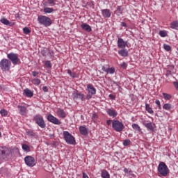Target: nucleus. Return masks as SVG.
I'll return each mask as SVG.
<instances>
[{
	"label": "nucleus",
	"instance_id": "35",
	"mask_svg": "<svg viewBox=\"0 0 178 178\" xmlns=\"http://www.w3.org/2000/svg\"><path fill=\"white\" fill-rule=\"evenodd\" d=\"M42 56H47L48 54H51V51L48 49H44L41 51Z\"/></svg>",
	"mask_w": 178,
	"mask_h": 178
},
{
	"label": "nucleus",
	"instance_id": "37",
	"mask_svg": "<svg viewBox=\"0 0 178 178\" xmlns=\"http://www.w3.org/2000/svg\"><path fill=\"white\" fill-rule=\"evenodd\" d=\"M163 49L167 51V52H169V51H172V47L169 44H163Z\"/></svg>",
	"mask_w": 178,
	"mask_h": 178
},
{
	"label": "nucleus",
	"instance_id": "26",
	"mask_svg": "<svg viewBox=\"0 0 178 178\" xmlns=\"http://www.w3.org/2000/svg\"><path fill=\"white\" fill-rule=\"evenodd\" d=\"M145 111H147V112H148V113H150V115H152V113H154V110H152V108H151V106H149V104H145Z\"/></svg>",
	"mask_w": 178,
	"mask_h": 178
},
{
	"label": "nucleus",
	"instance_id": "10",
	"mask_svg": "<svg viewBox=\"0 0 178 178\" xmlns=\"http://www.w3.org/2000/svg\"><path fill=\"white\" fill-rule=\"evenodd\" d=\"M24 162L27 166L33 168L35 166V159L31 156H26L24 158Z\"/></svg>",
	"mask_w": 178,
	"mask_h": 178
},
{
	"label": "nucleus",
	"instance_id": "50",
	"mask_svg": "<svg viewBox=\"0 0 178 178\" xmlns=\"http://www.w3.org/2000/svg\"><path fill=\"white\" fill-rule=\"evenodd\" d=\"M42 91H44V92H48L49 89L47 86H43L42 87Z\"/></svg>",
	"mask_w": 178,
	"mask_h": 178
},
{
	"label": "nucleus",
	"instance_id": "20",
	"mask_svg": "<svg viewBox=\"0 0 178 178\" xmlns=\"http://www.w3.org/2000/svg\"><path fill=\"white\" fill-rule=\"evenodd\" d=\"M0 22L4 24L5 26H9L10 27H12L13 24L10 22V20H8V19L3 17L0 19Z\"/></svg>",
	"mask_w": 178,
	"mask_h": 178
},
{
	"label": "nucleus",
	"instance_id": "42",
	"mask_svg": "<svg viewBox=\"0 0 178 178\" xmlns=\"http://www.w3.org/2000/svg\"><path fill=\"white\" fill-rule=\"evenodd\" d=\"M163 96L164 99H170V98H172L171 95H169V94L165 93V92L163 93Z\"/></svg>",
	"mask_w": 178,
	"mask_h": 178
},
{
	"label": "nucleus",
	"instance_id": "14",
	"mask_svg": "<svg viewBox=\"0 0 178 178\" xmlns=\"http://www.w3.org/2000/svg\"><path fill=\"white\" fill-rule=\"evenodd\" d=\"M106 112L111 118H116V116H118V111H116L113 108H107Z\"/></svg>",
	"mask_w": 178,
	"mask_h": 178
},
{
	"label": "nucleus",
	"instance_id": "54",
	"mask_svg": "<svg viewBox=\"0 0 178 178\" xmlns=\"http://www.w3.org/2000/svg\"><path fill=\"white\" fill-rule=\"evenodd\" d=\"M70 77H72V79L77 77V76L76 75V72H72L70 75Z\"/></svg>",
	"mask_w": 178,
	"mask_h": 178
},
{
	"label": "nucleus",
	"instance_id": "56",
	"mask_svg": "<svg viewBox=\"0 0 178 178\" xmlns=\"http://www.w3.org/2000/svg\"><path fill=\"white\" fill-rule=\"evenodd\" d=\"M122 27H127V24L126 22H122Z\"/></svg>",
	"mask_w": 178,
	"mask_h": 178
},
{
	"label": "nucleus",
	"instance_id": "15",
	"mask_svg": "<svg viewBox=\"0 0 178 178\" xmlns=\"http://www.w3.org/2000/svg\"><path fill=\"white\" fill-rule=\"evenodd\" d=\"M17 108H18L19 115H21L22 116H26L27 115L28 111L26 106L18 105Z\"/></svg>",
	"mask_w": 178,
	"mask_h": 178
},
{
	"label": "nucleus",
	"instance_id": "41",
	"mask_svg": "<svg viewBox=\"0 0 178 178\" xmlns=\"http://www.w3.org/2000/svg\"><path fill=\"white\" fill-rule=\"evenodd\" d=\"M131 141H130V140L129 139H125L124 141H123V145L124 147H127L128 145H130Z\"/></svg>",
	"mask_w": 178,
	"mask_h": 178
},
{
	"label": "nucleus",
	"instance_id": "43",
	"mask_svg": "<svg viewBox=\"0 0 178 178\" xmlns=\"http://www.w3.org/2000/svg\"><path fill=\"white\" fill-rule=\"evenodd\" d=\"M117 13H118L119 15H122L123 13V8H122V6H118L117 8Z\"/></svg>",
	"mask_w": 178,
	"mask_h": 178
},
{
	"label": "nucleus",
	"instance_id": "55",
	"mask_svg": "<svg viewBox=\"0 0 178 178\" xmlns=\"http://www.w3.org/2000/svg\"><path fill=\"white\" fill-rule=\"evenodd\" d=\"M83 178H89L86 172H83Z\"/></svg>",
	"mask_w": 178,
	"mask_h": 178
},
{
	"label": "nucleus",
	"instance_id": "3",
	"mask_svg": "<svg viewBox=\"0 0 178 178\" xmlns=\"http://www.w3.org/2000/svg\"><path fill=\"white\" fill-rule=\"evenodd\" d=\"M33 120L40 127L41 129H45L47 127V124L42 115L37 114L33 117Z\"/></svg>",
	"mask_w": 178,
	"mask_h": 178
},
{
	"label": "nucleus",
	"instance_id": "7",
	"mask_svg": "<svg viewBox=\"0 0 178 178\" xmlns=\"http://www.w3.org/2000/svg\"><path fill=\"white\" fill-rule=\"evenodd\" d=\"M87 91L88 93L86 95V99H88V101H90V99L92 98V96L97 94V89L94 88V86H92V84L89 83L87 86Z\"/></svg>",
	"mask_w": 178,
	"mask_h": 178
},
{
	"label": "nucleus",
	"instance_id": "46",
	"mask_svg": "<svg viewBox=\"0 0 178 178\" xmlns=\"http://www.w3.org/2000/svg\"><path fill=\"white\" fill-rule=\"evenodd\" d=\"M99 69H102V72H105L106 73L108 71V68H106L104 65H100Z\"/></svg>",
	"mask_w": 178,
	"mask_h": 178
},
{
	"label": "nucleus",
	"instance_id": "31",
	"mask_svg": "<svg viewBox=\"0 0 178 178\" xmlns=\"http://www.w3.org/2000/svg\"><path fill=\"white\" fill-rule=\"evenodd\" d=\"M54 10V8L49 7H46L43 9V12H44V13H52Z\"/></svg>",
	"mask_w": 178,
	"mask_h": 178
},
{
	"label": "nucleus",
	"instance_id": "17",
	"mask_svg": "<svg viewBox=\"0 0 178 178\" xmlns=\"http://www.w3.org/2000/svg\"><path fill=\"white\" fill-rule=\"evenodd\" d=\"M24 95H25V97H27L28 98H31L34 96V92L31 91V90L26 88L24 90Z\"/></svg>",
	"mask_w": 178,
	"mask_h": 178
},
{
	"label": "nucleus",
	"instance_id": "25",
	"mask_svg": "<svg viewBox=\"0 0 178 178\" xmlns=\"http://www.w3.org/2000/svg\"><path fill=\"white\" fill-rule=\"evenodd\" d=\"M170 29L178 30V21H174L170 24Z\"/></svg>",
	"mask_w": 178,
	"mask_h": 178
},
{
	"label": "nucleus",
	"instance_id": "22",
	"mask_svg": "<svg viewBox=\"0 0 178 178\" xmlns=\"http://www.w3.org/2000/svg\"><path fill=\"white\" fill-rule=\"evenodd\" d=\"M79 131L82 136H87V134H88V129H87V128L83 126L79 127Z\"/></svg>",
	"mask_w": 178,
	"mask_h": 178
},
{
	"label": "nucleus",
	"instance_id": "53",
	"mask_svg": "<svg viewBox=\"0 0 178 178\" xmlns=\"http://www.w3.org/2000/svg\"><path fill=\"white\" fill-rule=\"evenodd\" d=\"M109 98H111V99H115L116 96H115L114 95L110 94L108 95Z\"/></svg>",
	"mask_w": 178,
	"mask_h": 178
},
{
	"label": "nucleus",
	"instance_id": "32",
	"mask_svg": "<svg viewBox=\"0 0 178 178\" xmlns=\"http://www.w3.org/2000/svg\"><path fill=\"white\" fill-rule=\"evenodd\" d=\"M172 108V104H164V105L163 106V109H165V111H170Z\"/></svg>",
	"mask_w": 178,
	"mask_h": 178
},
{
	"label": "nucleus",
	"instance_id": "34",
	"mask_svg": "<svg viewBox=\"0 0 178 178\" xmlns=\"http://www.w3.org/2000/svg\"><path fill=\"white\" fill-rule=\"evenodd\" d=\"M160 37H168V32L166 31H160L159 33Z\"/></svg>",
	"mask_w": 178,
	"mask_h": 178
},
{
	"label": "nucleus",
	"instance_id": "58",
	"mask_svg": "<svg viewBox=\"0 0 178 178\" xmlns=\"http://www.w3.org/2000/svg\"><path fill=\"white\" fill-rule=\"evenodd\" d=\"M124 173H128L129 172V169L124 168Z\"/></svg>",
	"mask_w": 178,
	"mask_h": 178
},
{
	"label": "nucleus",
	"instance_id": "2",
	"mask_svg": "<svg viewBox=\"0 0 178 178\" xmlns=\"http://www.w3.org/2000/svg\"><path fill=\"white\" fill-rule=\"evenodd\" d=\"M63 134V138L67 144H70L71 145L76 144V139L74 138V136H73V135H72L69 131H64Z\"/></svg>",
	"mask_w": 178,
	"mask_h": 178
},
{
	"label": "nucleus",
	"instance_id": "49",
	"mask_svg": "<svg viewBox=\"0 0 178 178\" xmlns=\"http://www.w3.org/2000/svg\"><path fill=\"white\" fill-rule=\"evenodd\" d=\"M38 72H37V71H33L32 72V75L34 76V77H35V76H38Z\"/></svg>",
	"mask_w": 178,
	"mask_h": 178
},
{
	"label": "nucleus",
	"instance_id": "4",
	"mask_svg": "<svg viewBox=\"0 0 178 178\" xmlns=\"http://www.w3.org/2000/svg\"><path fill=\"white\" fill-rule=\"evenodd\" d=\"M10 66H12V63L6 58H3L0 61V68L3 72H8L10 70Z\"/></svg>",
	"mask_w": 178,
	"mask_h": 178
},
{
	"label": "nucleus",
	"instance_id": "48",
	"mask_svg": "<svg viewBox=\"0 0 178 178\" xmlns=\"http://www.w3.org/2000/svg\"><path fill=\"white\" fill-rule=\"evenodd\" d=\"M121 67H123L124 69H126V67H127V64L124 62H123L121 65H120Z\"/></svg>",
	"mask_w": 178,
	"mask_h": 178
},
{
	"label": "nucleus",
	"instance_id": "8",
	"mask_svg": "<svg viewBox=\"0 0 178 178\" xmlns=\"http://www.w3.org/2000/svg\"><path fill=\"white\" fill-rule=\"evenodd\" d=\"M72 99L74 101H77V99H80V101H86V99H87V97H86L84 94L75 90L72 93Z\"/></svg>",
	"mask_w": 178,
	"mask_h": 178
},
{
	"label": "nucleus",
	"instance_id": "59",
	"mask_svg": "<svg viewBox=\"0 0 178 178\" xmlns=\"http://www.w3.org/2000/svg\"><path fill=\"white\" fill-rule=\"evenodd\" d=\"M170 67H171V69H175V66L174 65H171Z\"/></svg>",
	"mask_w": 178,
	"mask_h": 178
},
{
	"label": "nucleus",
	"instance_id": "45",
	"mask_svg": "<svg viewBox=\"0 0 178 178\" xmlns=\"http://www.w3.org/2000/svg\"><path fill=\"white\" fill-rule=\"evenodd\" d=\"M97 119H98V115H97V113H94L92 115V120H93V122H95L97 120Z\"/></svg>",
	"mask_w": 178,
	"mask_h": 178
},
{
	"label": "nucleus",
	"instance_id": "57",
	"mask_svg": "<svg viewBox=\"0 0 178 178\" xmlns=\"http://www.w3.org/2000/svg\"><path fill=\"white\" fill-rule=\"evenodd\" d=\"M67 73H68V74L70 75V76H71V74H72V70H67Z\"/></svg>",
	"mask_w": 178,
	"mask_h": 178
},
{
	"label": "nucleus",
	"instance_id": "28",
	"mask_svg": "<svg viewBox=\"0 0 178 178\" xmlns=\"http://www.w3.org/2000/svg\"><path fill=\"white\" fill-rule=\"evenodd\" d=\"M102 178H111V175H109V172L106 171V170H104L102 172Z\"/></svg>",
	"mask_w": 178,
	"mask_h": 178
},
{
	"label": "nucleus",
	"instance_id": "36",
	"mask_svg": "<svg viewBox=\"0 0 178 178\" xmlns=\"http://www.w3.org/2000/svg\"><path fill=\"white\" fill-rule=\"evenodd\" d=\"M115 67H112L111 68H107V74H113V73H115Z\"/></svg>",
	"mask_w": 178,
	"mask_h": 178
},
{
	"label": "nucleus",
	"instance_id": "40",
	"mask_svg": "<svg viewBox=\"0 0 178 178\" xmlns=\"http://www.w3.org/2000/svg\"><path fill=\"white\" fill-rule=\"evenodd\" d=\"M0 114L1 116H8V111L3 108L0 111Z\"/></svg>",
	"mask_w": 178,
	"mask_h": 178
},
{
	"label": "nucleus",
	"instance_id": "30",
	"mask_svg": "<svg viewBox=\"0 0 178 178\" xmlns=\"http://www.w3.org/2000/svg\"><path fill=\"white\" fill-rule=\"evenodd\" d=\"M32 83L35 86H40L41 84V80L38 78H35L32 80Z\"/></svg>",
	"mask_w": 178,
	"mask_h": 178
},
{
	"label": "nucleus",
	"instance_id": "47",
	"mask_svg": "<svg viewBox=\"0 0 178 178\" xmlns=\"http://www.w3.org/2000/svg\"><path fill=\"white\" fill-rule=\"evenodd\" d=\"M113 122V121L112 120H108L106 121V124H107V126H111V124H112Z\"/></svg>",
	"mask_w": 178,
	"mask_h": 178
},
{
	"label": "nucleus",
	"instance_id": "51",
	"mask_svg": "<svg viewBox=\"0 0 178 178\" xmlns=\"http://www.w3.org/2000/svg\"><path fill=\"white\" fill-rule=\"evenodd\" d=\"M166 76H167V77L169 76H172V71L170 70H167Z\"/></svg>",
	"mask_w": 178,
	"mask_h": 178
},
{
	"label": "nucleus",
	"instance_id": "13",
	"mask_svg": "<svg viewBox=\"0 0 178 178\" xmlns=\"http://www.w3.org/2000/svg\"><path fill=\"white\" fill-rule=\"evenodd\" d=\"M47 119L49 122H50V123H53L54 124H58V125L62 124V122L59 121V119L52 115V114H49L47 115Z\"/></svg>",
	"mask_w": 178,
	"mask_h": 178
},
{
	"label": "nucleus",
	"instance_id": "29",
	"mask_svg": "<svg viewBox=\"0 0 178 178\" xmlns=\"http://www.w3.org/2000/svg\"><path fill=\"white\" fill-rule=\"evenodd\" d=\"M26 136H29V137H35V134L34 131H32L30 129H28L26 131Z\"/></svg>",
	"mask_w": 178,
	"mask_h": 178
},
{
	"label": "nucleus",
	"instance_id": "21",
	"mask_svg": "<svg viewBox=\"0 0 178 178\" xmlns=\"http://www.w3.org/2000/svg\"><path fill=\"white\" fill-rule=\"evenodd\" d=\"M44 5V6H55L56 1L55 0H45Z\"/></svg>",
	"mask_w": 178,
	"mask_h": 178
},
{
	"label": "nucleus",
	"instance_id": "19",
	"mask_svg": "<svg viewBox=\"0 0 178 178\" xmlns=\"http://www.w3.org/2000/svg\"><path fill=\"white\" fill-rule=\"evenodd\" d=\"M118 55H120V56H123L124 58H127V56H129V51L124 48L118 51Z\"/></svg>",
	"mask_w": 178,
	"mask_h": 178
},
{
	"label": "nucleus",
	"instance_id": "27",
	"mask_svg": "<svg viewBox=\"0 0 178 178\" xmlns=\"http://www.w3.org/2000/svg\"><path fill=\"white\" fill-rule=\"evenodd\" d=\"M132 129L138 131V133H141V127L138 124H132Z\"/></svg>",
	"mask_w": 178,
	"mask_h": 178
},
{
	"label": "nucleus",
	"instance_id": "44",
	"mask_svg": "<svg viewBox=\"0 0 178 178\" xmlns=\"http://www.w3.org/2000/svg\"><path fill=\"white\" fill-rule=\"evenodd\" d=\"M155 104H156V105H158V108H159V109H162V106L161 105V101H159V99H156V100L155 101Z\"/></svg>",
	"mask_w": 178,
	"mask_h": 178
},
{
	"label": "nucleus",
	"instance_id": "33",
	"mask_svg": "<svg viewBox=\"0 0 178 178\" xmlns=\"http://www.w3.org/2000/svg\"><path fill=\"white\" fill-rule=\"evenodd\" d=\"M22 149L23 151H26V152H30V146H29V145L23 144Z\"/></svg>",
	"mask_w": 178,
	"mask_h": 178
},
{
	"label": "nucleus",
	"instance_id": "24",
	"mask_svg": "<svg viewBox=\"0 0 178 178\" xmlns=\"http://www.w3.org/2000/svg\"><path fill=\"white\" fill-rule=\"evenodd\" d=\"M145 127H146L147 130H150V131H154V124H152V122L145 124Z\"/></svg>",
	"mask_w": 178,
	"mask_h": 178
},
{
	"label": "nucleus",
	"instance_id": "39",
	"mask_svg": "<svg viewBox=\"0 0 178 178\" xmlns=\"http://www.w3.org/2000/svg\"><path fill=\"white\" fill-rule=\"evenodd\" d=\"M44 65L47 69L52 67V63H51V61L49 60L45 61Z\"/></svg>",
	"mask_w": 178,
	"mask_h": 178
},
{
	"label": "nucleus",
	"instance_id": "1",
	"mask_svg": "<svg viewBox=\"0 0 178 178\" xmlns=\"http://www.w3.org/2000/svg\"><path fill=\"white\" fill-rule=\"evenodd\" d=\"M159 175L166 177L167 175H169V168L165 162H160L157 168Z\"/></svg>",
	"mask_w": 178,
	"mask_h": 178
},
{
	"label": "nucleus",
	"instance_id": "23",
	"mask_svg": "<svg viewBox=\"0 0 178 178\" xmlns=\"http://www.w3.org/2000/svg\"><path fill=\"white\" fill-rule=\"evenodd\" d=\"M81 28L83 29V30H85V31H88V33H90V31H91L92 30L91 26L86 23L82 24Z\"/></svg>",
	"mask_w": 178,
	"mask_h": 178
},
{
	"label": "nucleus",
	"instance_id": "12",
	"mask_svg": "<svg viewBox=\"0 0 178 178\" xmlns=\"http://www.w3.org/2000/svg\"><path fill=\"white\" fill-rule=\"evenodd\" d=\"M10 155V149L6 147H0V159L4 156H9Z\"/></svg>",
	"mask_w": 178,
	"mask_h": 178
},
{
	"label": "nucleus",
	"instance_id": "38",
	"mask_svg": "<svg viewBox=\"0 0 178 178\" xmlns=\"http://www.w3.org/2000/svg\"><path fill=\"white\" fill-rule=\"evenodd\" d=\"M23 31H24V34H30V33H31V30H30V29H29V27H24L23 28Z\"/></svg>",
	"mask_w": 178,
	"mask_h": 178
},
{
	"label": "nucleus",
	"instance_id": "18",
	"mask_svg": "<svg viewBox=\"0 0 178 178\" xmlns=\"http://www.w3.org/2000/svg\"><path fill=\"white\" fill-rule=\"evenodd\" d=\"M102 15L103 17H106V18L111 17V10L109 9L102 10Z\"/></svg>",
	"mask_w": 178,
	"mask_h": 178
},
{
	"label": "nucleus",
	"instance_id": "5",
	"mask_svg": "<svg viewBox=\"0 0 178 178\" xmlns=\"http://www.w3.org/2000/svg\"><path fill=\"white\" fill-rule=\"evenodd\" d=\"M38 20L40 24H42L45 27H49V26L52 24V21L51 20V18L44 15H39L38 17Z\"/></svg>",
	"mask_w": 178,
	"mask_h": 178
},
{
	"label": "nucleus",
	"instance_id": "16",
	"mask_svg": "<svg viewBox=\"0 0 178 178\" xmlns=\"http://www.w3.org/2000/svg\"><path fill=\"white\" fill-rule=\"evenodd\" d=\"M56 115L58 118H61V119H65V118H66V112L60 108H57Z\"/></svg>",
	"mask_w": 178,
	"mask_h": 178
},
{
	"label": "nucleus",
	"instance_id": "52",
	"mask_svg": "<svg viewBox=\"0 0 178 178\" xmlns=\"http://www.w3.org/2000/svg\"><path fill=\"white\" fill-rule=\"evenodd\" d=\"M173 85L175 87L176 90H178V81H174Z\"/></svg>",
	"mask_w": 178,
	"mask_h": 178
},
{
	"label": "nucleus",
	"instance_id": "9",
	"mask_svg": "<svg viewBox=\"0 0 178 178\" xmlns=\"http://www.w3.org/2000/svg\"><path fill=\"white\" fill-rule=\"evenodd\" d=\"M7 58L11 60L13 65H17L19 63L20 59H19V55L15 53H10L7 55Z\"/></svg>",
	"mask_w": 178,
	"mask_h": 178
},
{
	"label": "nucleus",
	"instance_id": "11",
	"mask_svg": "<svg viewBox=\"0 0 178 178\" xmlns=\"http://www.w3.org/2000/svg\"><path fill=\"white\" fill-rule=\"evenodd\" d=\"M117 45H118V48H119L120 49H123L126 48V47L127 48L129 47V42L124 41V40H123V38H118V42H117Z\"/></svg>",
	"mask_w": 178,
	"mask_h": 178
},
{
	"label": "nucleus",
	"instance_id": "6",
	"mask_svg": "<svg viewBox=\"0 0 178 178\" xmlns=\"http://www.w3.org/2000/svg\"><path fill=\"white\" fill-rule=\"evenodd\" d=\"M112 127L115 131L118 133H121L122 130H124V124H123V122L118 120L113 121Z\"/></svg>",
	"mask_w": 178,
	"mask_h": 178
}]
</instances>
